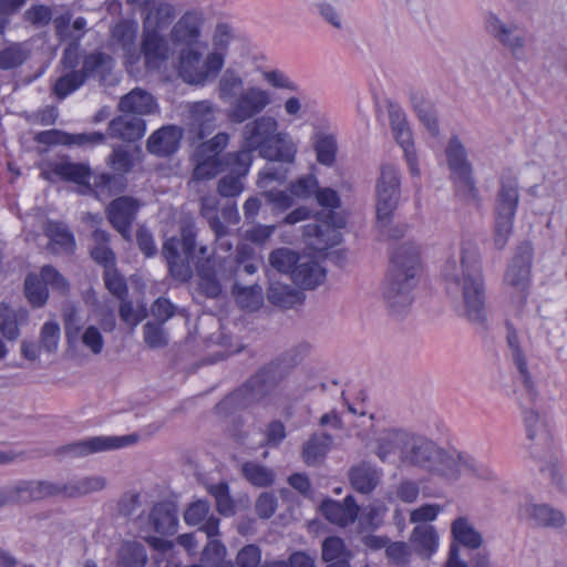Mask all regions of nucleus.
Wrapping results in <instances>:
<instances>
[{
	"label": "nucleus",
	"mask_w": 567,
	"mask_h": 567,
	"mask_svg": "<svg viewBox=\"0 0 567 567\" xmlns=\"http://www.w3.org/2000/svg\"><path fill=\"white\" fill-rule=\"evenodd\" d=\"M530 282L532 256L528 252L515 256L504 274L503 285L507 298V342L517 370L514 392L520 404L532 403L537 398V390L520 347L522 340L524 336H537L544 324L538 302L529 298Z\"/></svg>",
	"instance_id": "obj_1"
},
{
	"label": "nucleus",
	"mask_w": 567,
	"mask_h": 567,
	"mask_svg": "<svg viewBox=\"0 0 567 567\" xmlns=\"http://www.w3.org/2000/svg\"><path fill=\"white\" fill-rule=\"evenodd\" d=\"M144 10L142 53L135 47L138 29L136 21H121L112 29L114 52L121 51L125 68L131 74L138 70L142 54L148 70H159L169 56V49L161 33L174 19L175 8L169 3L148 0Z\"/></svg>",
	"instance_id": "obj_2"
},
{
	"label": "nucleus",
	"mask_w": 567,
	"mask_h": 567,
	"mask_svg": "<svg viewBox=\"0 0 567 567\" xmlns=\"http://www.w3.org/2000/svg\"><path fill=\"white\" fill-rule=\"evenodd\" d=\"M298 141L287 131L280 130L279 121L270 114L259 115L247 122L240 132V150L228 153L234 169L248 174L254 152L267 161L292 165L297 161Z\"/></svg>",
	"instance_id": "obj_3"
},
{
	"label": "nucleus",
	"mask_w": 567,
	"mask_h": 567,
	"mask_svg": "<svg viewBox=\"0 0 567 567\" xmlns=\"http://www.w3.org/2000/svg\"><path fill=\"white\" fill-rule=\"evenodd\" d=\"M447 295L457 303V310L472 322L485 320V286L478 252L463 244L458 258L451 257L443 267Z\"/></svg>",
	"instance_id": "obj_4"
},
{
	"label": "nucleus",
	"mask_w": 567,
	"mask_h": 567,
	"mask_svg": "<svg viewBox=\"0 0 567 567\" xmlns=\"http://www.w3.org/2000/svg\"><path fill=\"white\" fill-rule=\"evenodd\" d=\"M402 464L419 467L446 483L462 477H488L475 460L456 451H446L432 440L410 432L401 451Z\"/></svg>",
	"instance_id": "obj_5"
},
{
	"label": "nucleus",
	"mask_w": 567,
	"mask_h": 567,
	"mask_svg": "<svg viewBox=\"0 0 567 567\" xmlns=\"http://www.w3.org/2000/svg\"><path fill=\"white\" fill-rule=\"evenodd\" d=\"M195 225L192 220L186 221L182 227V239H167L163 246V255L167 260L171 275L179 281H185L192 276L190 261L198 265L200 276V288L209 297H216L220 292L219 284L216 277H225L221 269L215 270L210 276L206 272L204 265H199L200 259L207 252V247L203 246L195 252Z\"/></svg>",
	"instance_id": "obj_6"
},
{
	"label": "nucleus",
	"mask_w": 567,
	"mask_h": 567,
	"mask_svg": "<svg viewBox=\"0 0 567 567\" xmlns=\"http://www.w3.org/2000/svg\"><path fill=\"white\" fill-rule=\"evenodd\" d=\"M229 141V134L218 133L209 141L199 144L194 153L193 184L214 178L225 168L229 169V174L218 183V193L223 197L240 195L244 190L243 178L247 175L234 169L233 161L228 158V154L221 156Z\"/></svg>",
	"instance_id": "obj_7"
},
{
	"label": "nucleus",
	"mask_w": 567,
	"mask_h": 567,
	"mask_svg": "<svg viewBox=\"0 0 567 567\" xmlns=\"http://www.w3.org/2000/svg\"><path fill=\"white\" fill-rule=\"evenodd\" d=\"M421 271L420 247L404 244L392 256V266L383 289L388 306L400 312L412 302V290Z\"/></svg>",
	"instance_id": "obj_8"
},
{
	"label": "nucleus",
	"mask_w": 567,
	"mask_h": 567,
	"mask_svg": "<svg viewBox=\"0 0 567 567\" xmlns=\"http://www.w3.org/2000/svg\"><path fill=\"white\" fill-rule=\"evenodd\" d=\"M269 264L280 274L289 275L291 280L303 289H313L326 279V270L308 255L281 247L269 255Z\"/></svg>",
	"instance_id": "obj_9"
},
{
	"label": "nucleus",
	"mask_w": 567,
	"mask_h": 567,
	"mask_svg": "<svg viewBox=\"0 0 567 567\" xmlns=\"http://www.w3.org/2000/svg\"><path fill=\"white\" fill-rule=\"evenodd\" d=\"M105 480L102 476L82 477L65 485H55L49 482H29L19 485L14 494L10 496V501L28 502L53 495L78 497L101 491L105 487Z\"/></svg>",
	"instance_id": "obj_10"
},
{
	"label": "nucleus",
	"mask_w": 567,
	"mask_h": 567,
	"mask_svg": "<svg viewBox=\"0 0 567 567\" xmlns=\"http://www.w3.org/2000/svg\"><path fill=\"white\" fill-rule=\"evenodd\" d=\"M136 524L140 527L138 536L158 550L157 556H166L172 553L173 544L171 542L151 536L150 532L154 530L159 534H172L176 530L178 518L173 504H156L147 516H140Z\"/></svg>",
	"instance_id": "obj_11"
},
{
	"label": "nucleus",
	"mask_w": 567,
	"mask_h": 567,
	"mask_svg": "<svg viewBox=\"0 0 567 567\" xmlns=\"http://www.w3.org/2000/svg\"><path fill=\"white\" fill-rule=\"evenodd\" d=\"M221 56L209 51L203 55L194 48L181 51L178 61V75L190 85L205 86L213 82L224 69Z\"/></svg>",
	"instance_id": "obj_12"
},
{
	"label": "nucleus",
	"mask_w": 567,
	"mask_h": 567,
	"mask_svg": "<svg viewBox=\"0 0 567 567\" xmlns=\"http://www.w3.org/2000/svg\"><path fill=\"white\" fill-rule=\"evenodd\" d=\"M401 175L398 166L385 164L381 167L380 176L375 184V209L378 223L386 226L398 207L400 200Z\"/></svg>",
	"instance_id": "obj_13"
},
{
	"label": "nucleus",
	"mask_w": 567,
	"mask_h": 567,
	"mask_svg": "<svg viewBox=\"0 0 567 567\" xmlns=\"http://www.w3.org/2000/svg\"><path fill=\"white\" fill-rule=\"evenodd\" d=\"M369 420L371 421V434L368 445L373 449L375 455L382 462L389 461L395 452H399L400 456L410 432L393 426L383 419H375L373 415H370Z\"/></svg>",
	"instance_id": "obj_14"
},
{
	"label": "nucleus",
	"mask_w": 567,
	"mask_h": 567,
	"mask_svg": "<svg viewBox=\"0 0 567 567\" xmlns=\"http://www.w3.org/2000/svg\"><path fill=\"white\" fill-rule=\"evenodd\" d=\"M346 224L347 220L343 215L331 213L326 220L305 226V243L313 251L322 252L340 244L342 239L341 229L346 227Z\"/></svg>",
	"instance_id": "obj_15"
},
{
	"label": "nucleus",
	"mask_w": 567,
	"mask_h": 567,
	"mask_svg": "<svg viewBox=\"0 0 567 567\" xmlns=\"http://www.w3.org/2000/svg\"><path fill=\"white\" fill-rule=\"evenodd\" d=\"M272 101V93L268 89L250 85L234 101L227 111V116L234 123H244L265 111Z\"/></svg>",
	"instance_id": "obj_16"
},
{
	"label": "nucleus",
	"mask_w": 567,
	"mask_h": 567,
	"mask_svg": "<svg viewBox=\"0 0 567 567\" xmlns=\"http://www.w3.org/2000/svg\"><path fill=\"white\" fill-rule=\"evenodd\" d=\"M112 59L103 53H93L84 61L83 72L72 71L61 76L55 85L54 92L58 97L64 99L75 90H78L87 76H101L110 71Z\"/></svg>",
	"instance_id": "obj_17"
},
{
	"label": "nucleus",
	"mask_w": 567,
	"mask_h": 567,
	"mask_svg": "<svg viewBox=\"0 0 567 567\" xmlns=\"http://www.w3.org/2000/svg\"><path fill=\"white\" fill-rule=\"evenodd\" d=\"M445 156L457 192L466 196H474L475 184L472 176V165L467 159L465 147L458 137L454 136L449 141Z\"/></svg>",
	"instance_id": "obj_18"
},
{
	"label": "nucleus",
	"mask_w": 567,
	"mask_h": 567,
	"mask_svg": "<svg viewBox=\"0 0 567 567\" xmlns=\"http://www.w3.org/2000/svg\"><path fill=\"white\" fill-rule=\"evenodd\" d=\"M389 118L392 135L403 151L409 173L412 177L420 178L421 168L414 148L413 134L405 113L399 106L391 105L389 109Z\"/></svg>",
	"instance_id": "obj_19"
},
{
	"label": "nucleus",
	"mask_w": 567,
	"mask_h": 567,
	"mask_svg": "<svg viewBox=\"0 0 567 567\" xmlns=\"http://www.w3.org/2000/svg\"><path fill=\"white\" fill-rule=\"evenodd\" d=\"M484 29L487 34L506 48L513 56L520 59L525 52L526 39L517 32L515 24L506 23L495 12L484 14Z\"/></svg>",
	"instance_id": "obj_20"
},
{
	"label": "nucleus",
	"mask_w": 567,
	"mask_h": 567,
	"mask_svg": "<svg viewBox=\"0 0 567 567\" xmlns=\"http://www.w3.org/2000/svg\"><path fill=\"white\" fill-rule=\"evenodd\" d=\"M60 292L68 289L66 280L52 267L45 266L40 276L29 275L25 279V295L32 306L41 307L48 300V287Z\"/></svg>",
	"instance_id": "obj_21"
},
{
	"label": "nucleus",
	"mask_w": 567,
	"mask_h": 567,
	"mask_svg": "<svg viewBox=\"0 0 567 567\" xmlns=\"http://www.w3.org/2000/svg\"><path fill=\"white\" fill-rule=\"evenodd\" d=\"M205 14L202 10L186 11L171 31V39L176 45H193L202 37Z\"/></svg>",
	"instance_id": "obj_22"
},
{
	"label": "nucleus",
	"mask_w": 567,
	"mask_h": 567,
	"mask_svg": "<svg viewBox=\"0 0 567 567\" xmlns=\"http://www.w3.org/2000/svg\"><path fill=\"white\" fill-rule=\"evenodd\" d=\"M75 312L65 315V334L68 342L75 346L80 342L93 354H100L104 348V338L99 328L89 326L81 330L74 320Z\"/></svg>",
	"instance_id": "obj_23"
},
{
	"label": "nucleus",
	"mask_w": 567,
	"mask_h": 567,
	"mask_svg": "<svg viewBox=\"0 0 567 567\" xmlns=\"http://www.w3.org/2000/svg\"><path fill=\"white\" fill-rule=\"evenodd\" d=\"M136 435L121 436H93L87 437L69 446V452L73 455H87L91 453L118 450L136 442Z\"/></svg>",
	"instance_id": "obj_24"
},
{
	"label": "nucleus",
	"mask_w": 567,
	"mask_h": 567,
	"mask_svg": "<svg viewBox=\"0 0 567 567\" xmlns=\"http://www.w3.org/2000/svg\"><path fill=\"white\" fill-rule=\"evenodd\" d=\"M212 54L221 56V62L225 65L227 53L230 49L239 50L240 52L248 51V44L236 32L234 27L225 21L218 22L213 31L212 38Z\"/></svg>",
	"instance_id": "obj_25"
},
{
	"label": "nucleus",
	"mask_w": 567,
	"mask_h": 567,
	"mask_svg": "<svg viewBox=\"0 0 567 567\" xmlns=\"http://www.w3.org/2000/svg\"><path fill=\"white\" fill-rule=\"evenodd\" d=\"M217 112V106L207 100L187 104L188 124L199 138L212 133L216 127Z\"/></svg>",
	"instance_id": "obj_26"
},
{
	"label": "nucleus",
	"mask_w": 567,
	"mask_h": 567,
	"mask_svg": "<svg viewBox=\"0 0 567 567\" xmlns=\"http://www.w3.org/2000/svg\"><path fill=\"white\" fill-rule=\"evenodd\" d=\"M138 203L131 197H120L113 200L107 215L113 227L127 240L131 239V225L138 210Z\"/></svg>",
	"instance_id": "obj_27"
},
{
	"label": "nucleus",
	"mask_w": 567,
	"mask_h": 567,
	"mask_svg": "<svg viewBox=\"0 0 567 567\" xmlns=\"http://www.w3.org/2000/svg\"><path fill=\"white\" fill-rule=\"evenodd\" d=\"M409 542L412 551L423 559L431 558L440 547V536L432 525H416Z\"/></svg>",
	"instance_id": "obj_28"
},
{
	"label": "nucleus",
	"mask_w": 567,
	"mask_h": 567,
	"mask_svg": "<svg viewBox=\"0 0 567 567\" xmlns=\"http://www.w3.org/2000/svg\"><path fill=\"white\" fill-rule=\"evenodd\" d=\"M208 513L209 504L206 501L199 499L187 507L184 513V519L190 526L203 524L202 529L210 538L219 534V520L213 516L208 517Z\"/></svg>",
	"instance_id": "obj_29"
},
{
	"label": "nucleus",
	"mask_w": 567,
	"mask_h": 567,
	"mask_svg": "<svg viewBox=\"0 0 567 567\" xmlns=\"http://www.w3.org/2000/svg\"><path fill=\"white\" fill-rule=\"evenodd\" d=\"M267 384L264 373H260L248 381L243 388L235 393H231L218 406L229 405H248L252 402L259 401L266 393Z\"/></svg>",
	"instance_id": "obj_30"
},
{
	"label": "nucleus",
	"mask_w": 567,
	"mask_h": 567,
	"mask_svg": "<svg viewBox=\"0 0 567 567\" xmlns=\"http://www.w3.org/2000/svg\"><path fill=\"white\" fill-rule=\"evenodd\" d=\"M321 512L332 524L347 526L358 516V506L351 496H347L342 504L331 499L324 501L321 504Z\"/></svg>",
	"instance_id": "obj_31"
},
{
	"label": "nucleus",
	"mask_w": 567,
	"mask_h": 567,
	"mask_svg": "<svg viewBox=\"0 0 567 567\" xmlns=\"http://www.w3.org/2000/svg\"><path fill=\"white\" fill-rule=\"evenodd\" d=\"M182 131L177 126H166L157 130L147 141V148L156 155H169L179 145Z\"/></svg>",
	"instance_id": "obj_32"
},
{
	"label": "nucleus",
	"mask_w": 567,
	"mask_h": 567,
	"mask_svg": "<svg viewBox=\"0 0 567 567\" xmlns=\"http://www.w3.org/2000/svg\"><path fill=\"white\" fill-rule=\"evenodd\" d=\"M110 135L124 141H136L146 132L145 122L128 113L113 120L110 123Z\"/></svg>",
	"instance_id": "obj_33"
},
{
	"label": "nucleus",
	"mask_w": 567,
	"mask_h": 567,
	"mask_svg": "<svg viewBox=\"0 0 567 567\" xmlns=\"http://www.w3.org/2000/svg\"><path fill=\"white\" fill-rule=\"evenodd\" d=\"M120 110L131 115H146L157 112L158 106L148 92L135 89L121 100Z\"/></svg>",
	"instance_id": "obj_34"
},
{
	"label": "nucleus",
	"mask_w": 567,
	"mask_h": 567,
	"mask_svg": "<svg viewBox=\"0 0 567 567\" xmlns=\"http://www.w3.org/2000/svg\"><path fill=\"white\" fill-rule=\"evenodd\" d=\"M522 515L545 527H560L565 523L564 514L546 504L528 503L522 508Z\"/></svg>",
	"instance_id": "obj_35"
},
{
	"label": "nucleus",
	"mask_w": 567,
	"mask_h": 567,
	"mask_svg": "<svg viewBox=\"0 0 567 567\" xmlns=\"http://www.w3.org/2000/svg\"><path fill=\"white\" fill-rule=\"evenodd\" d=\"M451 535L455 545L476 549L483 544L481 533L474 527L467 517H457L451 524Z\"/></svg>",
	"instance_id": "obj_36"
},
{
	"label": "nucleus",
	"mask_w": 567,
	"mask_h": 567,
	"mask_svg": "<svg viewBox=\"0 0 567 567\" xmlns=\"http://www.w3.org/2000/svg\"><path fill=\"white\" fill-rule=\"evenodd\" d=\"M104 138V135L99 132L69 134L59 131H49L40 135V141L69 146L96 145L103 143Z\"/></svg>",
	"instance_id": "obj_37"
},
{
	"label": "nucleus",
	"mask_w": 567,
	"mask_h": 567,
	"mask_svg": "<svg viewBox=\"0 0 567 567\" xmlns=\"http://www.w3.org/2000/svg\"><path fill=\"white\" fill-rule=\"evenodd\" d=\"M523 415L528 440L546 446L550 440L546 416L534 409H526Z\"/></svg>",
	"instance_id": "obj_38"
},
{
	"label": "nucleus",
	"mask_w": 567,
	"mask_h": 567,
	"mask_svg": "<svg viewBox=\"0 0 567 567\" xmlns=\"http://www.w3.org/2000/svg\"><path fill=\"white\" fill-rule=\"evenodd\" d=\"M382 477L381 468L362 463L353 467L350 472L352 486L361 493H370L379 484Z\"/></svg>",
	"instance_id": "obj_39"
},
{
	"label": "nucleus",
	"mask_w": 567,
	"mask_h": 567,
	"mask_svg": "<svg viewBox=\"0 0 567 567\" xmlns=\"http://www.w3.org/2000/svg\"><path fill=\"white\" fill-rule=\"evenodd\" d=\"M519 203L518 183L515 178L503 177L497 192L494 210L516 213Z\"/></svg>",
	"instance_id": "obj_40"
},
{
	"label": "nucleus",
	"mask_w": 567,
	"mask_h": 567,
	"mask_svg": "<svg viewBox=\"0 0 567 567\" xmlns=\"http://www.w3.org/2000/svg\"><path fill=\"white\" fill-rule=\"evenodd\" d=\"M244 90V79L241 75L233 69H227L218 82L217 91L219 99L231 106Z\"/></svg>",
	"instance_id": "obj_41"
},
{
	"label": "nucleus",
	"mask_w": 567,
	"mask_h": 567,
	"mask_svg": "<svg viewBox=\"0 0 567 567\" xmlns=\"http://www.w3.org/2000/svg\"><path fill=\"white\" fill-rule=\"evenodd\" d=\"M47 236L50 239V247L53 252H72L75 247V240L73 235L68 228L56 221H50L47 225Z\"/></svg>",
	"instance_id": "obj_42"
},
{
	"label": "nucleus",
	"mask_w": 567,
	"mask_h": 567,
	"mask_svg": "<svg viewBox=\"0 0 567 567\" xmlns=\"http://www.w3.org/2000/svg\"><path fill=\"white\" fill-rule=\"evenodd\" d=\"M332 437L328 434H315L305 444L302 456L308 465L320 463L330 451Z\"/></svg>",
	"instance_id": "obj_43"
},
{
	"label": "nucleus",
	"mask_w": 567,
	"mask_h": 567,
	"mask_svg": "<svg viewBox=\"0 0 567 567\" xmlns=\"http://www.w3.org/2000/svg\"><path fill=\"white\" fill-rule=\"evenodd\" d=\"M27 318L25 311H16L7 305H0V333L9 341L20 336L19 324Z\"/></svg>",
	"instance_id": "obj_44"
},
{
	"label": "nucleus",
	"mask_w": 567,
	"mask_h": 567,
	"mask_svg": "<svg viewBox=\"0 0 567 567\" xmlns=\"http://www.w3.org/2000/svg\"><path fill=\"white\" fill-rule=\"evenodd\" d=\"M52 174L56 177L76 183L79 185L87 184L91 177L86 165L70 162H59L52 165Z\"/></svg>",
	"instance_id": "obj_45"
},
{
	"label": "nucleus",
	"mask_w": 567,
	"mask_h": 567,
	"mask_svg": "<svg viewBox=\"0 0 567 567\" xmlns=\"http://www.w3.org/2000/svg\"><path fill=\"white\" fill-rule=\"evenodd\" d=\"M516 213L494 210L493 243L497 249H503L514 228Z\"/></svg>",
	"instance_id": "obj_46"
},
{
	"label": "nucleus",
	"mask_w": 567,
	"mask_h": 567,
	"mask_svg": "<svg viewBox=\"0 0 567 567\" xmlns=\"http://www.w3.org/2000/svg\"><path fill=\"white\" fill-rule=\"evenodd\" d=\"M147 561L145 548L137 542H125L118 550L116 567H144Z\"/></svg>",
	"instance_id": "obj_47"
},
{
	"label": "nucleus",
	"mask_w": 567,
	"mask_h": 567,
	"mask_svg": "<svg viewBox=\"0 0 567 567\" xmlns=\"http://www.w3.org/2000/svg\"><path fill=\"white\" fill-rule=\"evenodd\" d=\"M413 107L419 116L420 122L423 124L429 135L436 138L440 133L436 113L433 106L423 101L421 96L414 95L412 97Z\"/></svg>",
	"instance_id": "obj_48"
},
{
	"label": "nucleus",
	"mask_w": 567,
	"mask_h": 567,
	"mask_svg": "<svg viewBox=\"0 0 567 567\" xmlns=\"http://www.w3.org/2000/svg\"><path fill=\"white\" fill-rule=\"evenodd\" d=\"M217 207H218V199L215 196L209 195V196H205L202 198V208H200L202 215L206 219H208L210 228L214 230L216 238L219 241V246L221 247L225 245L226 250H229L231 247L230 244L226 245L224 241H221V237L226 234V229L216 216Z\"/></svg>",
	"instance_id": "obj_49"
},
{
	"label": "nucleus",
	"mask_w": 567,
	"mask_h": 567,
	"mask_svg": "<svg viewBox=\"0 0 567 567\" xmlns=\"http://www.w3.org/2000/svg\"><path fill=\"white\" fill-rule=\"evenodd\" d=\"M313 147L317 161L326 166H331L336 161L337 141L332 134L318 133L315 136Z\"/></svg>",
	"instance_id": "obj_50"
},
{
	"label": "nucleus",
	"mask_w": 567,
	"mask_h": 567,
	"mask_svg": "<svg viewBox=\"0 0 567 567\" xmlns=\"http://www.w3.org/2000/svg\"><path fill=\"white\" fill-rule=\"evenodd\" d=\"M268 299L279 307L291 308L301 303L303 296L288 286L271 285L268 290Z\"/></svg>",
	"instance_id": "obj_51"
},
{
	"label": "nucleus",
	"mask_w": 567,
	"mask_h": 567,
	"mask_svg": "<svg viewBox=\"0 0 567 567\" xmlns=\"http://www.w3.org/2000/svg\"><path fill=\"white\" fill-rule=\"evenodd\" d=\"M141 153V150L137 147H132L131 150L115 148L109 163L114 171L126 173L140 159Z\"/></svg>",
	"instance_id": "obj_52"
},
{
	"label": "nucleus",
	"mask_w": 567,
	"mask_h": 567,
	"mask_svg": "<svg viewBox=\"0 0 567 567\" xmlns=\"http://www.w3.org/2000/svg\"><path fill=\"white\" fill-rule=\"evenodd\" d=\"M319 187L318 178L313 174L299 176L289 184L288 190L295 198L308 199L316 195Z\"/></svg>",
	"instance_id": "obj_53"
},
{
	"label": "nucleus",
	"mask_w": 567,
	"mask_h": 567,
	"mask_svg": "<svg viewBox=\"0 0 567 567\" xmlns=\"http://www.w3.org/2000/svg\"><path fill=\"white\" fill-rule=\"evenodd\" d=\"M288 175V168L267 164L258 173L257 186L262 190L270 189L272 183L284 184L287 181Z\"/></svg>",
	"instance_id": "obj_54"
},
{
	"label": "nucleus",
	"mask_w": 567,
	"mask_h": 567,
	"mask_svg": "<svg viewBox=\"0 0 567 567\" xmlns=\"http://www.w3.org/2000/svg\"><path fill=\"white\" fill-rule=\"evenodd\" d=\"M264 81L274 89L298 92L299 85L287 73L279 69L265 70L261 73Z\"/></svg>",
	"instance_id": "obj_55"
},
{
	"label": "nucleus",
	"mask_w": 567,
	"mask_h": 567,
	"mask_svg": "<svg viewBox=\"0 0 567 567\" xmlns=\"http://www.w3.org/2000/svg\"><path fill=\"white\" fill-rule=\"evenodd\" d=\"M209 494L215 498L217 511L224 516L235 514V505L229 495L228 485L219 483L208 487Z\"/></svg>",
	"instance_id": "obj_56"
},
{
	"label": "nucleus",
	"mask_w": 567,
	"mask_h": 567,
	"mask_svg": "<svg viewBox=\"0 0 567 567\" xmlns=\"http://www.w3.org/2000/svg\"><path fill=\"white\" fill-rule=\"evenodd\" d=\"M93 239L96 244L91 251L93 259L103 265L105 269L114 266V254L112 250L106 247L104 244L107 241V234L103 230H95L93 234Z\"/></svg>",
	"instance_id": "obj_57"
},
{
	"label": "nucleus",
	"mask_w": 567,
	"mask_h": 567,
	"mask_svg": "<svg viewBox=\"0 0 567 567\" xmlns=\"http://www.w3.org/2000/svg\"><path fill=\"white\" fill-rule=\"evenodd\" d=\"M388 512L384 504L375 502L365 507L360 517L359 523L362 528H377L379 527Z\"/></svg>",
	"instance_id": "obj_58"
},
{
	"label": "nucleus",
	"mask_w": 567,
	"mask_h": 567,
	"mask_svg": "<svg viewBox=\"0 0 567 567\" xmlns=\"http://www.w3.org/2000/svg\"><path fill=\"white\" fill-rule=\"evenodd\" d=\"M235 293L237 302L244 309L255 310L262 303V292L259 286L237 288Z\"/></svg>",
	"instance_id": "obj_59"
},
{
	"label": "nucleus",
	"mask_w": 567,
	"mask_h": 567,
	"mask_svg": "<svg viewBox=\"0 0 567 567\" xmlns=\"http://www.w3.org/2000/svg\"><path fill=\"white\" fill-rule=\"evenodd\" d=\"M351 557L343 540L339 537H329L322 544V559L324 561L343 560Z\"/></svg>",
	"instance_id": "obj_60"
},
{
	"label": "nucleus",
	"mask_w": 567,
	"mask_h": 567,
	"mask_svg": "<svg viewBox=\"0 0 567 567\" xmlns=\"http://www.w3.org/2000/svg\"><path fill=\"white\" fill-rule=\"evenodd\" d=\"M243 472L245 477L255 486H268L274 481L272 472L257 464H245L243 467Z\"/></svg>",
	"instance_id": "obj_61"
},
{
	"label": "nucleus",
	"mask_w": 567,
	"mask_h": 567,
	"mask_svg": "<svg viewBox=\"0 0 567 567\" xmlns=\"http://www.w3.org/2000/svg\"><path fill=\"white\" fill-rule=\"evenodd\" d=\"M60 326L54 321H48L43 324L40 333V347L49 353L58 350L60 341Z\"/></svg>",
	"instance_id": "obj_62"
},
{
	"label": "nucleus",
	"mask_w": 567,
	"mask_h": 567,
	"mask_svg": "<svg viewBox=\"0 0 567 567\" xmlns=\"http://www.w3.org/2000/svg\"><path fill=\"white\" fill-rule=\"evenodd\" d=\"M443 512V506L439 504H424L414 508L410 513V520L416 525H426L437 518Z\"/></svg>",
	"instance_id": "obj_63"
},
{
	"label": "nucleus",
	"mask_w": 567,
	"mask_h": 567,
	"mask_svg": "<svg viewBox=\"0 0 567 567\" xmlns=\"http://www.w3.org/2000/svg\"><path fill=\"white\" fill-rule=\"evenodd\" d=\"M412 548L404 542L389 543L385 549L386 557L395 565L404 566L411 560Z\"/></svg>",
	"instance_id": "obj_64"
}]
</instances>
